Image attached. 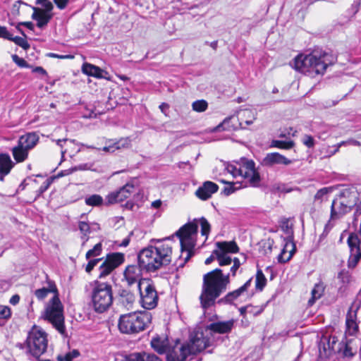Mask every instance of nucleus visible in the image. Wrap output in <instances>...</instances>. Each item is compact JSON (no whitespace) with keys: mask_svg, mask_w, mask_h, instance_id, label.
<instances>
[{"mask_svg":"<svg viewBox=\"0 0 361 361\" xmlns=\"http://www.w3.org/2000/svg\"><path fill=\"white\" fill-rule=\"evenodd\" d=\"M47 286L35 290L34 294L39 300L45 299L49 293L54 296L46 304L42 317L49 322L53 327L62 335L66 334L64 324L63 306L59 298V293L55 283L47 276Z\"/></svg>","mask_w":361,"mask_h":361,"instance_id":"1","label":"nucleus"},{"mask_svg":"<svg viewBox=\"0 0 361 361\" xmlns=\"http://www.w3.org/2000/svg\"><path fill=\"white\" fill-rule=\"evenodd\" d=\"M166 239L152 240L154 245L140 251L138 264L148 272H154L162 267L167 266L171 262L172 245Z\"/></svg>","mask_w":361,"mask_h":361,"instance_id":"2","label":"nucleus"},{"mask_svg":"<svg viewBox=\"0 0 361 361\" xmlns=\"http://www.w3.org/2000/svg\"><path fill=\"white\" fill-rule=\"evenodd\" d=\"M336 61V57L326 52L319 56L315 54H299L293 61L294 68L311 78L318 75H324L326 68L333 65Z\"/></svg>","mask_w":361,"mask_h":361,"instance_id":"3","label":"nucleus"},{"mask_svg":"<svg viewBox=\"0 0 361 361\" xmlns=\"http://www.w3.org/2000/svg\"><path fill=\"white\" fill-rule=\"evenodd\" d=\"M219 274H221V269L217 268L203 276L200 300L201 306L204 310L214 305L216 299L225 291Z\"/></svg>","mask_w":361,"mask_h":361,"instance_id":"4","label":"nucleus"},{"mask_svg":"<svg viewBox=\"0 0 361 361\" xmlns=\"http://www.w3.org/2000/svg\"><path fill=\"white\" fill-rule=\"evenodd\" d=\"M90 305L98 313L106 311L113 303V290L111 284L94 280L90 283Z\"/></svg>","mask_w":361,"mask_h":361,"instance_id":"5","label":"nucleus"},{"mask_svg":"<svg viewBox=\"0 0 361 361\" xmlns=\"http://www.w3.org/2000/svg\"><path fill=\"white\" fill-rule=\"evenodd\" d=\"M197 228V224L194 221L187 223L176 232V235L180 240L181 252H186V256L183 259H179L176 262L175 264L177 268L183 267L192 255V250L195 247Z\"/></svg>","mask_w":361,"mask_h":361,"instance_id":"6","label":"nucleus"},{"mask_svg":"<svg viewBox=\"0 0 361 361\" xmlns=\"http://www.w3.org/2000/svg\"><path fill=\"white\" fill-rule=\"evenodd\" d=\"M21 349L26 348V353L39 358L47 349V334L41 328L34 326L28 332L24 343H18Z\"/></svg>","mask_w":361,"mask_h":361,"instance_id":"7","label":"nucleus"},{"mask_svg":"<svg viewBox=\"0 0 361 361\" xmlns=\"http://www.w3.org/2000/svg\"><path fill=\"white\" fill-rule=\"evenodd\" d=\"M151 320L148 312H131L120 317L118 326L121 333L136 334L145 330Z\"/></svg>","mask_w":361,"mask_h":361,"instance_id":"8","label":"nucleus"},{"mask_svg":"<svg viewBox=\"0 0 361 361\" xmlns=\"http://www.w3.org/2000/svg\"><path fill=\"white\" fill-rule=\"evenodd\" d=\"M140 302L145 309L152 310L158 304L159 296L156 287L151 279L143 280L139 286Z\"/></svg>","mask_w":361,"mask_h":361,"instance_id":"9","label":"nucleus"},{"mask_svg":"<svg viewBox=\"0 0 361 361\" xmlns=\"http://www.w3.org/2000/svg\"><path fill=\"white\" fill-rule=\"evenodd\" d=\"M345 193L343 192L338 197L334 200L331 207L330 220H336L342 218L344 215L349 213L354 205L356 204L357 195L355 193L351 195L352 199L347 200Z\"/></svg>","mask_w":361,"mask_h":361,"instance_id":"10","label":"nucleus"},{"mask_svg":"<svg viewBox=\"0 0 361 361\" xmlns=\"http://www.w3.org/2000/svg\"><path fill=\"white\" fill-rule=\"evenodd\" d=\"M237 164L239 165L240 176L246 180L250 186H259L261 178L259 172L255 169L254 161L242 157L237 161Z\"/></svg>","mask_w":361,"mask_h":361,"instance_id":"11","label":"nucleus"},{"mask_svg":"<svg viewBox=\"0 0 361 361\" xmlns=\"http://www.w3.org/2000/svg\"><path fill=\"white\" fill-rule=\"evenodd\" d=\"M350 255L348 267L354 269L361 259V228L357 232L350 233L347 239Z\"/></svg>","mask_w":361,"mask_h":361,"instance_id":"12","label":"nucleus"},{"mask_svg":"<svg viewBox=\"0 0 361 361\" xmlns=\"http://www.w3.org/2000/svg\"><path fill=\"white\" fill-rule=\"evenodd\" d=\"M209 336V334L206 329L204 332L196 331L191 334L189 342L185 343L190 355H195L213 344Z\"/></svg>","mask_w":361,"mask_h":361,"instance_id":"13","label":"nucleus"},{"mask_svg":"<svg viewBox=\"0 0 361 361\" xmlns=\"http://www.w3.org/2000/svg\"><path fill=\"white\" fill-rule=\"evenodd\" d=\"M124 262V255L120 252L108 254L99 267V274L98 277L103 279L109 275L115 269L119 267Z\"/></svg>","mask_w":361,"mask_h":361,"instance_id":"14","label":"nucleus"},{"mask_svg":"<svg viewBox=\"0 0 361 361\" xmlns=\"http://www.w3.org/2000/svg\"><path fill=\"white\" fill-rule=\"evenodd\" d=\"M134 185L131 183H126L118 191L112 192L106 196V205H110L121 202L128 199L134 192Z\"/></svg>","mask_w":361,"mask_h":361,"instance_id":"15","label":"nucleus"},{"mask_svg":"<svg viewBox=\"0 0 361 361\" xmlns=\"http://www.w3.org/2000/svg\"><path fill=\"white\" fill-rule=\"evenodd\" d=\"M167 361H185L188 356L190 355V351L187 346L177 342L172 348L167 349L166 352Z\"/></svg>","mask_w":361,"mask_h":361,"instance_id":"16","label":"nucleus"},{"mask_svg":"<svg viewBox=\"0 0 361 361\" xmlns=\"http://www.w3.org/2000/svg\"><path fill=\"white\" fill-rule=\"evenodd\" d=\"M144 269L140 264L138 265H129L128 266L123 273L124 279L127 284L130 286L135 283L139 284L143 281V280H149V279L142 278V270Z\"/></svg>","mask_w":361,"mask_h":361,"instance_id":"17","label":"nucleus"},{"mask_svg":"<svg viewBox=\"0 0 361 361\" xmlns=\"http://www.w3.org/2000/svg\"><path fill=\"white\" fill-rule=\"evenodd\" d=\"M339 342L336 336H324L319 343V352L324 353V355L329 357L333 354L341 353V348L338 347Z\"/></svg>","mask_w":361,"mask_h":361,"instance_id":"18","label":"nucleus"},{"mask_svg":"<svg viewBox=\"0 0 361 361\" xmlns=\"http://www.w3.org/2000/svg\"><path fill=\"white\" fill-rule=\"evenodd\" d=\"M235 322L234 319L212 322L207 326L206 330L210 336L213 334H227L233 329Z\"/></svg>","mask_w":361,"mask_h":361,"instance_id":"19","label":"nucleus"},{"mask_svg":"<svg viewBox=\"0 0 361 361\" xmlns=\"http://www.w3.org/2000/svg\"><path fill=\"white\" fill-rule=\"evenodd\" d=\"M252 278L247 280L242 286L238 289L228 293L226 296L219 300V303H233L235 300L248 295V290L251 287Z\"/></svg>","mask_w":361,"mask_h":361,"instance_id":"20","label":"nucleus"},{"mask_svg":"<svg viewBox=\"0 0 361 361\" xmlns=\"http://www.w3.org/2000/svg\"><path fill=\"white\" fill-rule=\"evenodd\" d=\"M33 13L32 14V18L37 22V26L39 28H43L47 25L49 21L54 17L52 12H47L42 11V8L32 6Z\"/></svg>","mask_w":361,"mask_h":361,"instance_id":"21","label":"nucleus"},{"mask_svg":"<svg viewBox=\"0 0 361 361\" xmlns=\"http://www.w3.org/2000/svg\"><path fill=\"white\" fill-rule=\"evenodd\" d=\"M295 252V245L291 238H284V246L278 256V262L286 263L288 262Z\"/></svg>","mask_w":361,"mask_h":361,"instance_id":"22","label":"nucleus"},{"mask_svg":"<svg viewBox=\"0 0 361 361\" xmlns=\"http://www.w3.org/2000/svg\"><path fill=\"white\" fill-rule=\"evenodd\" d=\"M291 161L278 152L267 154L262 161L264 166L271 167L276 164L288 165Z\"/></svg>","mask_w":361,"mask_h":361,"instance_id":"23","label":"nucleus"},{"mask_svg":"<svg viewBox=\"0 0 361 361\" xmlns=\"http://www.w3.org/2000/svg\"><path fill=\"white\" fill-rule=\"evenodd\" d=\"M219 186L214 182L206 181L195 192L196 195L202 200H206L218 191Z\"/></svg>","mask_w":361,"mask_h":361,"instance_id":"24","label":"nucleus"},{"mask_svg":"<svg viewBox=\"0 0 361 361\" xmlns=\"http://www.w3.org/2000/svg\"><path fill=\"white\" fill-rule=\"evenodd\" d=\"M39 139V137L36 133H28L20 136L18 143L29 152L37 145Z\"/></svg>","mask_w":361,"mask_h":361,"instance_id":"25","label":"nucleus"},{"mask_svg":"<svg viewBox=\"0 0 361 361\" xmlns=\"http://www.w3.org/2000/svg\"><path fill=\"white\" fill-rule=\"evenodd\" d=\"M82 71L83 73L92 76L97 78H105L104 74H107L106 71L101 69L99 67L92 65L91 63H85L82 66Z\"/></svg>","mask_w":361,"mask_h":361,"instance_id":"26","label":"nucleus"},{"mask_svg":"<svg viewBox=\"0 0 361 361\" xmlns=\"http://www.w3.org/2000/svg\"><path fill=\"white\" fill-rule=\"evenodd\" d=\"M127 361H161L156 355L152 353H133L126 357Z\"/></svg>","mask_w":361,"mask_h":361,"instance_id":"27","label":"nucleus"},{"mask_svg":"<svg viewBox=\"0 0 361 361\" xmlns=\"http://www.w3.org/2000/svg\"><path fill=\"white\" fill-rule=\"evenodd\" d=\"M13 166V164L11 159V157L7 154H0V175L1 180H3L4 176L8 174L11 169Z\"/></svg>","mask_w":361,"mask_h":361,"instance_id":"28","label":"nucleus"},{"mask_svg":"<svg viewBox=\"0 0 361 361\" xmlns=\"http://www.w3.org/2000/svg\"><path fill=\"white\" fill-rule=\"evenodd\" d=\"M257 114L256 112L250 110L245 109L239 113V124L241 126V128H245V126H243L245 123L247 126H250L253 123L254 121L256 119Z\"/></svg>","mask_w":361,"mask_h":361,"instance_id":"29","label":"nucleus"},{"mask_svg":"<svg viewBox=\"0 0 361 361\" xmlns=\"http://www.w3.org/2000/svg\"><path fill=\"white\" fill-rule=\"evenodd\" d=\"M217 247V250L216 251H221L223 253H237L239 251V248L234 241H224V242H217L216 243Z\"/></svg>","mask_w":361,"mask_h":361,"instance_id":"30","label":"nucleus"},{"mask_svg":"<svg viewBox=\"0 0 361 361\" xmlns=\"http://www.w3.org/2000/svg\"><path fill=\"white\" fill-rule=\"evenodd\" d=\"M120 302L126 307H130L135 300L133 293L128 289H121L118 293Z\"/></svg>","mask_w":361,"mask_h":361,"instance_id":"31","label":"nucleus"},{"mask_svg":"<svg viewBox=\"0 0 361 361\" xmlns=\"http://www.w3.org/2000/svg\"><path fill=\"white\" fill-rule=\"evenodd\" d=\"M13 159L16 162H23L27 159L29 152L22 147L19 143L11 149Z\"/></svg>","mask_w":361,"mask_h":361,"instance_id":"32","label":"nucleus"},{"mask_svg":"<svg viewBox=\"0 0 361 361\" xmlns=\"http://www.w3.org/2000/svg\"><path fill=\"white\" fill-rule=\"evenodd\" d=\"M152 348L158 353H166L168 347V341L166 339H161L160 337H154L151 341Z\"/></svg>","mask_w":361,"mask_h":361,"instance_id":"33","label":"nucleus"},{"mask_svg":"<svg viewBox=\"0 0 361 361\" xmlns=\"http://www.w3.org/2000/svg\"><path fill=\"white\" fill-rule=\"evenodd\" d=\"M324 291V286L323 283H316L311 291L312 297L308 301V305L310 306L313 305L315 301L323 295Z\"/></svg>","mask_w":361,"mask_h":361,"instance_id":"34","label":"nucleus"},{"mask_svg":"<svg viewBox=\"0 0 361 361\" xmlns=\"http://www.w3.org/2000/svg\"><path fill=\"white\" fill-rule=\"evenodd\" d=\"M349 343L350 341L345 337L338 345L339 348H341L340 353L342 354L343 357L351 358L354 356L355 353L352 352Z\"/></svg>","mask_w":361,"mask_h":361,"instance_id":"35","label":"nucleus"},{"mask_svg":"<svg viewBox=\"0 0 361 361\" xmlns=\"http://www.w3.org/2000/svg\"><path fill=\"white\" fill-rule=\"evenodd\" d=\"M85 202L87 205L92 207H99L104 204L102 197L97 194L87 196Z\"/></svg>","mask_w":361,"mask_h":361,"instance_id":"36","label":"nucleus"},{"mask_svg":"<svg viewBox=\"0 0 361 361\" xmlns=\"http://www.w3.org/2000/svg\"><path fill=\"white\" fill-rule=\"evenodd\" d=\"M213 255L216 256V258L219 262V264L221 267L229 265L231 264L233 259H231L226 253H223L221 251H213Z\"/></svg>","mask_w":361,"mask_h":361,"instance_id":"37","label":"nucleus"},{"mask_svg":"<svg viewBox=\"0 0 361 361\" xmlns=\"http://www.w3.org/2000/svg\"><path fill=\"white\" fill-rule=\"evenodd\" d=\"M78 228L82 234L81 238L83 240L82 245H84L89 239L88 235L91 232V227L90 225L86 221H80L78 223Z\"/></svg>","mask_w":361,"mask_h":361,"instance_id":"38","label":"nucleus"},{"mask_svg":"<svg viewBox=\"0 0 361 361\" xmlns=\"http://www.w3.org/2000/svg\"><path fill=\"white\" fill-rule=\"evenodd\" d=\"M294 142L292 140L289 141H285V140H274L271 141L270 147H276L279 149H289L293 147Z\"/></svg>","mask_w":361,"mask_h":361,"instance_id":"39","label":"nucleus"},{"mask_svg":"<svg viewBox=\"0 0 361 361\" xmlns=\"http://www.w3.org/2000/svg\"><path fill=\"white\" fill-rule=\"evenodd\" d=\"M355 317L356 314H353L351 312H349L346 316V326L349 331H352V333H355L358 329L355 320Z\"/></svg>","mask_w":361,"mask_h":361,"instance_id":"40","label":"nucleus"},{"mask_svg":"<svg viewBox=\"0 0 361 361\" xmlns=\"http://www.w3.org/2000/svg\"><path fill=\"white\" fill-rule=\"evenodd\" d=\"M102 250H103L102 243H98L97 244H96L94 246V247L92 249L89 250L87 252V253L85 255L86 259H90L91 257H99L102 254Z\"/></svg>","mask_w":361,"mask_h":361,"instance_id":"41","label":"nucleus"},{"mask_svg":"<svg viewBox=\"0 0 361 361\" xmlns=\"http://www.w3.org/2000/svg\"><path fill=\"white\" fill-rule=\"evenodd\" d=\"M267 283V279L265 276L264 275L262 270L259 269L257 271L256 274V281H255V286L256 288L262 290V289L264 288Z\"/></svg>","mask_w":361,"mask_h":361,"instance_id":"42","label":"nucleus"},{"mask_svg":"<svg viewBox=\"0 0 361 361\" xmlns=\"http://www.w3.org/2000/svg\"><path fill=\"white\" fill-rule=\"evenodd\" d=\"M281 230L288 235L286 238H293V231L292 228V225L290 224L289 220L288 219H283L281 221L280 224Z\"/></svg>","mask_w":361,"mask_h":361,"instance_id":"43","label":"nucleus"},{"mask_svg":"<svg viewBox=\"0 0 361 361\" xmlns=\"http://www.w3.org/2000/svg\"><path fill=\"white\" fill-rule=\"evenodd\" d=\"M207 107L208 103L204 99L195 101L192 104V110L196 112H203L207 110Z\"/></svg>","mask_w":361,"mask_h":361,"instance_id":"44","label":"nucleus"},{"mask_svg":"<svg viewBox=\"0 0 361 361\" xmlns=\"http://www.w3.org/2000/svg\"><path fill=\"white\" fill-rule=\"evenodd\" d=\"M200 226H201V234L203 236L206 237V239H207V236L210 232V224L207 221V220L205 218H202L200 220Z\"/></svg>","mask_w":361,"mask_h":361,"instance_id":"45","label":"nucleus"},{"mask_svg":"<svg viewBox=\"0 0 361 361\" xmlns=\"http://www.w3.org/2000/svg\"><path fill=\"white\" fill-rule=\"evenodd\" d=\"M79 355L80 353L78 350H73L72 351L67 353L64 356L59 355L58 360L59 361H72Z\"/></svg>","mask_w":361,"mask_h":361,"instance_id":"46","label":"nucleus"},{"mask_svg":"<svg viewBox=\"0 0 361 361\" xmlns=\"http://www.w3.org/2000/svg\"><path fill=\"white\" fill-rule=\"evenodd\" d=\"M53 181V178L50 177L47 178L41 185L39 188L36 191V197H40L51 185Z\"/></svg>","mask_w":361,"mask_h":361,"instance_id":"47","label":"nucleus"},{"mask_svg":"<svg viewBox=\"0 0 361 361\" xmlns=\"http://www.w3.org/2000/svg\"><path fill=\"white\" fill-rule=\"evenodd\" d=\"M338 279L343 285H346L350 282L351 275L348 271L343 269L338 273Z\"/></svg>","mask_w":361,"mask_h":361,"instance_id":"48","label":"nucleus"},{"mask_svg":"<svg viewBox=\"0 0 361 361\" xmlns=\"http://www.w3.org/2000/svg\"><path fill=\"white\" fill-rule=\"evenodd\" d=\"M329 193V189L327 188H323L319 190L314 195V201L322 203L326 198Z\"/></svg>","mask_w":361,"mask_h":361,"instance_id":"49","label":"nucleus"},{"mask_svg":"<svg viewBox=\"0 0 361 361\" xmlns=\"http://www.w3.org/2000/svg\"><path fill=\"white\" fill-rule=\"evenodd\" d=\"M36 4L41 5L43 8L42 11L47 12H52L54 9V5L49 0H36Z\"/></svg>","mask_w":361,"mask_h":361,"instance_id":"50","label":"nucleus"},{"mask_svg":"<svg viewBox=\"0 0 361 361\" xmlns=\"http://www.w3.org/2000/svg\"><path fill=\"white\" fill-rule=\"evenodd\" d=\"M10 41L15 42L17 45L20 46L25 50L30 47V44H28L27 41L25 39L20 37L12 36Z\"/></svg>","mask_w":361,"mask_h":361,"instance_id":"51","label":"nucleus"},{"mask_svg":"<svg viewBox=\"0 0 361 361\" xmlns=\"http://www.w3.org/2000/svg\"><path fill=\"white\" fill-rule=\"evenodd\" d=\"M21 4H24L25 6H27L26 3H24L23 1L19 0L16 1L11 10V13L13 16L16 17L20 15V7Z\"/></svg>","mask_w":361,"mask_h":361,"instance_id":"52","label":"nucleus"},{"mask_svg":"<svg viewBox=\"0 0 361 361\" xmlns=\"http://www.w3.org/2000/svg\"><path fill=\"white\" fill-rule=\"evenodd\" d=\"M11 316V311L9 307L0 305V319H7Z\"/></svg>","mask_w":361,"mask_h":361,"instance_id":"53","label":"nucleus"},{"mask_svg":"<svg viewBox=\"0 0 361 361\" xmlns=\"http://www.w3.org/2000/svg\"><path fill=\"white\" fill-rule=\"evenodd\" d=\"M102 258H96L92 259H90L87 264L85 267V271L87 273H90L94 267H96L99 262H102Z\"/></svg>","mask_w":361,"mask_h":361,"instance_id":"54","label":"nucleus"},{"mask_svg":"<svg viewBox=\"0 0 361 361\" xmlns=\"http://www.w3.org/2000/svg\"><path fill=\"white\" fill-rule=\"evenodd\" d=\"M12 59H13V62L20 68L30 67V66L28 65V63L24 59L19 57L16 54H14L12 56Z\"/></svg>","mask_w":361,"mask_h":361,"instance_id":"55","label":"nucleus"},{"mask_svg":"<svg viewBox=\"0 0 361 361\" xmlns=\"http://www.w3.org/2000/svg\"><path fill=\"white\" fill-rule=\"evenodd\" d=\"M237 184V183H229L228 185L226 186L223 191H222V193L226 196H228L230 195H231L232 193H233L234 192H235L238 188H240L239 187H235V185Z\"/></svg>","mask_w":361,"mask_h":361,"instance_id":"56","label":"nucleus"},{"mask_svg":"<svg viewBox=\"0 0 361 361\" xmlns=\"http://www.w3.org/2000/svg\"><path fill=\"white\" fill-rule=\"evenodd\" d=\"M240 264H241V263L238 258H237V257L233 258V266L231 267V269H230V274H231V276H235L236 271L240 268Z\"/></svg>","mask_w":361,"mask_h":361,"instance_id":"57","label":"nucleus"},{"mask_svg":"<svg viewBox=\"0 0 361 361\" xmlns=\"http://www.w3.org/2000/svg\"><path fill=\"white\" fill-rule=\"evenodd\" d=\"M226 169L233 176H240V171H238L239 165H238L237 161L235 164H228Z\"/></svg>","mask_w":361,"mask_h":361,"instance_id":"58","label":"nucleus"},{"mask_svg":"<svg viewBox=\"0 0 361 361\" xmlns=\"http://www.w3.org/2000/svg\"><path fill=\"white\" fill-rule=\"evenodd\" d=\"M219 277L221 278V283L224 287L225 290L227 288V286L230 283V275L231 274L228 273L226 275L223 274V270L221 269V274H219Z\"/></svg>","mask_w":361,"mask_h":361,"instance_id":"59","label":"nucleus"},{"mask_svg":"<svg viewBox=\"0 0 361 361\" xmlns=\"http://www.w3.org/2000/svg\"><path fill=\"white\" fill-rule=\"evenodd\" d=\"M302 143L307 147L311 148L314 145V140L311 135H305L302 138Z\"/></svg>","mask_w":361,"mask_h":361,"instance_id":"60","label":"nucleus"},{"mask_svg":"<svg viewBox=\"0 0 361 361\" xmlns=\"http://www.w3.org/2000/svg\"><path fill=\"white\" fill-rule=\"evenodd\" d=\"M12 36L6 27L0 26V37L11 40Z\"/></svg>","mask_w":361,"mask_h":361,"instance_id":"61","label":"nucleus"},{"mask_svg":"<svg viewBox=\"0 0 361 361\" xmlns=\"http://www.w3.org/2000/svg\"><path fill=\"white\" fill-rule=\"evenodd\" d=\"M54 142H56V145L59 146V145L61 144V143H64V145H70V146H72V145H75V140H68V139H59V140H54Z\"/></svg>","mask_w":361,"mask_h":361,"instance_id":"62","label":"nucleus"},{"mask_svg":"<svg viewBox=\"0 0 361 361\" xmlns=\"http://www.w3.org/2000/svg\"><path fill=\"white\" fill-rule=\"evenodd\" d=\"M54 2L59 9L62 10L67 6L69 0H54Z\"/></svg>","mask_w":361,"mask_h":361,"instance_id":"63","label":"nucleus"},{"mask_svg":"<svg viewBox=\"0 0 361 361\" xmlns=\"http://www.w3.org/2000/svg\"><path fill=\"white\" fill-rule=\"evenodd\" d=\"M90 165L88 164H82L78 166H74L71 169L72 171H84V170H89L90 169Z\"/></svg>","mask_w":361,"mask_h":361,"instance_id":"64","label":"nucleus"}]
</instances>
